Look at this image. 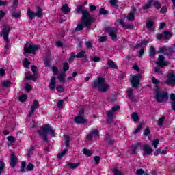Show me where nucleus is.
<instances>
[{
    "instance_id": "obj_36",
    "label": "nucleus",
    "mask_w": 175,
    "mask_h": 175,
    "mask_svg": "<svg viewBox=\"0 0 175 175\" xmlns=\"http://www.w3.org/2000/svg\"><path fill=\"white\" fill-rule=\"evenodd\" d=\"M80 164L79 163H69L68 165L70 169H76Z\"/></svg>"
},
{
    "instance_id": "obj_27",
    "label": "nucleus",
    "mask_w": 175,
    "mask_h": 175,
    "mask_svg": "<svg viewBox=\"0 0 175 175\" xmlns=\"http://www.w3.org/2000/svg\"><path fill=\"white\" fill-rule=\"evenodd\" d=\"M66 75L64 72L61 74L60 75L57 76V79L59 80L60 83H64L65 82V77Z\"/></svg>"
},
{
    "instance_id": "obj_16",
    "label": "nucleus",
    "mask_w": 175,
    "mask_h": 175,
    "mask_svg": "<svg viewBox=\"0 0 175 175\" xmlns=\"http://www.w3.org/2000/svg\"><path fill=\"white\" fill-rule=\"evenodd\" d=\"M118 21L119 24L122 25L123 28H126V29H132L133 28V25L126 24L122 19L118 20Z\"/></svg>"
},
{
    "instance_id": "obj_32",
    "label": "nucleus",
    "mask_w": 175,
    "mask_h": 175,
    "mask_svg": "<svg viewBox=\"0 0 175 175\" xmlns=\"http://www.w3.org/2000/svg\"><path fill=\"white\" fill-rule=\"evenodd\" d=\"M152 1L153 0H150L148 3H146L143 6V9H144V10H146V9H150V8H151V5H152Z\"/></svg>"
},
{
    "instance_id": "obj_10",
    "label": "nucleus",
    "mask_w": 175,
    "mask_h": 175,
    "mask_svg": "<svg viewBox=\"0 0 175 175\" xmlns=\"http://www.w3.org/2000/svg\"><path fill=\"white\" fill-rule=\"evenodd\" d=\"M158 61L156 62V64L161 68H163V66H167L169 65V62L167 61H165V56L159 55L158 57Z\"/></svg>"
},
{
    "instance_id": "obj_2",
    "label": "nucleus",
    "mask_w": 175,
    "mask_h": 175,
    "mask_svg": "<svg viewBox=\"0 0 175 175\" xmlns=\"http://www.w3.org/2000/svg\"><path fill=\"white\" fill-rule=\"evenodd\" d=\"M38 133L42 137L44 142H46V143H49V135H51L52 137H55V131L49 125L41 126L40 130L38 131Z\"/></svg>"
},
{
    "instance_id": "obj_34",
    "label": "nucleus",
    "mask_w": 175,
    "mask_h": 175,
    "mask_svg": "<svg viewBox=\"0 0 175 175\" xmlns=\"http://www.w3.org/2000/svg\"><path fill=\"white\" fill-rule=\"evenodd\" d=\"M67 151H68V149H64L63 151L58 153L57 158H59V159H61V158H62V157H64V155H65V154H66Z\"/></svg>"
},
{
    "instance_id": "obj_3",
    "label": "nucleus",
    "mask_w": 175,
    "mask_h": 175,
    "mask_svg": "<svg viewBox=\"0 0 175 175\" xmlns=\"http://www.w3.org/2000/svg\"><path fill=\"white\" fill-rule=\"evenodd\" d=\"M93 88H98L100 92H106L109 90V84L106 83L105 78H97L92 83Z\"/></svg>"
},
{
    "instance_id": "obj_15",
    "label": "nucleus",
    "mask_w": 175,
    "mask_h": 175,
    "mask_svg": "<svg viewBox=\"0 0 175 175\" xmlns=\"http://www.w3.org/2000/svg\"><path fill=\"white\" fill-rule=\"evenodd\" d=\"M56 84H57V82L55 81V78L54 77H52L49 85V90H51V91H54V90H55Z\"/></svg>"
},
{
    "instance_id": "obj_26",
    "label": "nucleus",
    "mask_w": 175,
    "mask_h": 175,
    "mask_svg": "<svg viewBox=\"0 0 175 175\" xmlns=\"http://www.w3.org/2000/svg\"><path fill=\"white\" fill-rule=\"evenodd\" d=\"M165 116H162L161 118H159V120L157 121V125L158 126H162L163 125V122H165Z\"/></svg>"
},
{
    "instance_id": "obj_23",
    "label": "nucleus",
    "mask_w": 175,
    "mask_h": 175,
    "mask_svg": "<svg viewBox=\"0 0 175 175\" xmlns=\"http://www.w3.org/2000/svg\"><path fill=\"white\" fill-rule=\"evenodd\" d=\"M61 10L62 13H64V14H68V13L70 12V8H69V5H68V4L62 5Z\"/></svg>"
},
{
    "instance_id": "obj_31",
    "label": "nucleus",
    "mask_w": 175,
    "mask_h": 175,
    "mask_svg": "<svg viewBox=\"0 0 175 175\" xmlns=\"http://www.w3.org/2000/svg\"><path fill=\"white\" fill-rule=\"evenodd\" d=\"M83 152L84 155H87V157H91V154L93 153L92 150H90L86 148H84L83 150Z\"/></svg>"
},
{
    "instance_id": "obj_14",
    "label": "nucleus",
    "mask_w": 175,
    "mask_h": 175,
    "mask_svg": "<svg viewBox=\"0 0 175 175\" xmlns=\"http://www.w3.org/2000/svg\"><path fill=\"white\" fill-rule=\"evenodd\" d=\"M165 83L166 84H175V75L169 74Z\"/></svg>"
},
{
    "instance_id": "obj_61",
    "label": "nucleus",
    "mask_w": 175,
    "mask_h": 175,
    "mask_svg": "<svg viewBox=\"0 0 175 175\" xmlns=\"http://www.w3.org/2000/svg\"><path fill=\"white\" fill-rule=\"evenodd\" d=\"M27 170L28 171H31L33 170V165H32V163H29L27 166Z\"/></svg>"
},
{
    "instance_id": "obj_19",
    "label": "nucleus",
    "mask_w": 175,
    "mask_h": 175,
    "mask_svg": "<svg viewBox=\"0 0 175 175\" xmlns=\"http://www.w3.org/2000/svg\"><path fill=\"white\" fill-rule=\"evenodd\" d=\"M109 35L112 40H117V29H113L109 31Z\"/></svg>"
},
{
    "instance_id": "obj_18",
    "label": "nucleus",
    "mask_w": 175,
    "mask_h": 175,
    "mask_svg": "<svg viewBox=\"0 0 175 175\" xmlns=\"http://www.w3.org/2000/svg\"><path fill=\"white\" fill-rule=\"evenodd\" d=\"M132 12L129 14L126 18L127 20H129L130 21H132L135 19V14L136 13V8L135 7L132 8Z\"/></svg>"
},
{
    "instance_id": "obj_21",
    "label": "nucleus",
    "mask_w": 175,
    "mask_h": 175,
    "mask_svg": "<svg viewBox=\"0 0 175 175\" xmlns=\"http://www.w3.org/2000/svg\"><path fill=\"white\" fill-rule=\"evenodd\" d=\"M105 114H106L107 117L108 118V119H107L108 122H110L111 121V120H113V117H114V116H116V113H114V112L113 111H107L105 112Z\"/></svg>"
},
{
    "instance_id": "obj_44",
    "label": "nucleus",
    "mask_w": 175,
    "mask_h": 175,
    "mask_svg": "<svg viewBox=\"0 0 175 175\" xmlns=\"http://www.w3.org/2000/svg\"><path fill=\"white\" fill-rule=\"evenodd\" d=\"M109 3L111 6L116 8L117 6V3H118V0H110Z\"/></svg>"
},
{
    "instance_id": "obj_57",
    "label": "nucleus",
    "mask_w": 175,
    "mask_h": 175,
    "mask_svg": "<svg viewBox=\"0 0 175 175\" xmlns=\"http://www.w3.org/2000/svg\"><path fill=\"white\" fill-rule=\"evenodd\" d=\"M31 90H32V86H31V85L27 83L25 85V91L27 92H29V91H31Z\"/></svg>"
},
{
    "instance_id": "obj_4",
    "label": "nucleus",
    "mask_w": 175,
    "mask_h": 175,
    "mask_svg": "<svg viewBox=\"0 0 175 175\" xmlns=\"http://www.w3.org/2000/svg\"><path fill=\"white\" fill-rule=\"evenodd\" d=\"M155 99L159 103H162L163 102H167V99H169V96H167V92L157 87Z\"/></svg>"
},
{
    "instance_id": "obj_51",
    "label": "nucleus",
    "mask_w": 175,
    "mask_h": 175,
    "mask_svg": "<svg viewBox=\"0 0 175 175\" xmlns=\"http://www.w3.org/2000/svg\"><path fill=\"white\" fill-rule=\"evenodd\" d=\"M152 83H153L154 85H157L158 84H159V80L157 79V78H155L154 77H152Z\"/></svg>"
},
{
    "instance_id": "obj_33",
    "label": "nucleus",
    "mask_w": 175,
    "mask_h": 175,
    "mask_svg": "<svg viewBox=\"0 0 175 175\" xmlns=\"http://www.w3.org/2000/svg\"><path fill=\"white\" fill-rule=\"evenodd\" d=\"M155 54H157V52L155 51V48L153 46H150L149 55L150 57H154Z\"/></svg>"
},
{
    "instance_id": "obj_37",
    "label": "nucleus",
    "mask_w": 175,
    "mask_h": 175,
    "mask_svg": "<svg viewBox=\"0 0 175 175\" xmlns=\"http://www.w3.org/2000/svg\"><path fill=\"white\" fill-rule=\"evenodd\" d=\"M84 10H83V5H79L78 7H77L75 12L76 13L79 14V13H83Z\"/></svg>"
},
{
    "instance_id": "obj_53",
    "label": "nucleus",
    "mask_w": 175,
    "mask_h": 175,
    "mask_svg": "<svg viewBox=\"0 0 175 175\" xmlns=\"http://www.w3.org/2000/svg\"><path fill=\"white\" fill-rule=\"evenodd\" d=\"M20 102H25L27 100V94H23L19 97Z\"/></svg>"
},
{
    "instance_id": "obj_7",
    "label": "nucleus",
    "mask_w": 175,
    "mask_h": 175,
    "mask_svg": "<svg viewBox=\"0 0 175 175\" xmlns=\"http://www.w3.org/2000/svg\"><path fill=\"white\" fill-rule=\"evenodd\" d=\"M36 9L37 12L36 13H33L29 8L27 10V14L29 20H33V17H38V18H40V17L43 16V14H42V9L40 8V7H37Z\"/></svg>"
},
{
    "instance_id": "obj_5",
    "label": "nucleus",
    "mask_w": 175,
    "mask_h": 175,
    "mask_svg": "<svg viewBox=\"0 0 175 175\" xmlns=\"http://www.w3.org/2000/svg\"><path fill=\"white\" fill-rule=\"evenodd\" d=\"M40 49L39 45L29 44L27 42L24 46V54H36V51Z\"/></svg>"
},
{
    "instance_id": "obj_13",
    "label": "nucleus",
    "mask_w": 175,
    "mask_h": 175,
    "mask_svg": "<svg viewBox=\"0 0 175 175\" xmlns=\"http://www.w3.org/2000/svg\"><path fill=\"white\" fill-rule=\"evenodd\" d=\"M74 121L77 124H85L87 122V120L84 118V116H77Z\"/></svg>"
},
{
    "instance_id": "obj_39",
    "label": "nucleus",
    "mask_w": 175,
    "mask_h": 175,
    "mask_svg": "<svg viewBox=\"0 0 175 175\" xmlns=\"http://www.w3.org/2000/svg\"><path fill=\"white\" fill-rule=\"evenodd\" d=\"M113 172L114 175H124L122 172L117 168H114L113 170Z\"/></svg>"
},
{
    "instance_id": "obj_45",
    "label": "nucleus",
    "mask_w": 175,
    "mask_h": 175,
    "mask_svg": "<svg viewBox=\"0 0 175 175\" xmlns=\"http://www.w3.org/2000/svg\"><path fill=\"white\" fill-rule=\"evenodd\" d=\"M90 61H93V62H100V57L94 56L90 59Z\"/></svg>"
},
{
    "instance_id": "obj_11",
    "label": "nucleus",
    "mask_w": 175,
    "mask_h": 175,
    "mask_svg": "<svg viewBox=\"0 0 175 175\" xmlns=\"http://www.w3.org/2000/svg\"><path fill=\"white\" fill-rule=\"evenodd\" d=\"M143 151H144L143 156L144 157V155H150L151 154H152L154 150L151 148L150 145L145 144L144 145V147H143Z\"/></svg>"
},
{
    "instance_id": "obj_20",
    "label": "nucleus",
    "mask_w": 175,
    "mask_h": 175,
    "mask_svg": "<svg viewBox=\"0 0 175 175\" xmlns=\"http://www.w3.org/2000/svg\"><path fill=\"white\" fill-rule=\"evenodd\" d=\"M126 96H128L129 99H131V100H135V96L133 95V89L130 88L126 90Z\"/></svg>"
},
{
    "instance_id": "obj_22",
    "label": "nucleus",
    "mask_w": 175,
    "mask_h": 175,
    "mask_svg": "<svg viewBox=\"0 0 175 175\" xmlns=\"http://www.w3.org/2000/svg\"><path fill=\"white\" fill-rule=\"evenodd\" d=\"M140 147H142V145L139 143H137V144L133 145L132 148H131L132 154H136V151H137V150H139V148H140Z\"/></svg>"
},
{
    "instance_id": "obj_58",
    "label": "nucleus",
    "mask_w": 175,
    "mask_h": 175,
    "mask_svg": "<svg viewBox=\"0 0 175 175\" xmlns=\"http://www.w3.org/2000/svg\"><path fill=\"white\" fill-rule=\"evenodd\" d=\"M137 175H143L144 174V170L143 169H139L136 171Z\"/></svg>"
},
{
    "instance_id": "obj_24",
    "label": "nucleus",
    "mask_w": 175,
    "mask_h": 175,
    "mask_svg": "<svg viewBox=\"0 0 175 175\" xmlns=\"http://www.w3.org/2000/svg\"><path fill=\"white\" fill-rule=\"evenodd\" d=\"M33 150H35V146H32L29 149H27L26 157L29 158V157H32L33 155Z\"/></svg>"
},
{
    "instance_id": "obj_28",
    "label": "nucleus",
    "mask_w": 175,
    "mask_h": 175,
    "mask_svg": "<svg viewBox=\"0 0 175 175\" xmlns=\"http://www.w3.org/2000/svg\"><path fill=\"white\" fill-rule=\"evenodd\" d=\"M108 65L111 69H117V66L116 65L114 62L111 60L108 61Z\"/></svg>"
},
{
    "instance_id": "obj_62",
    "label": "nucleus",
    "mask_w": 175,
    "mask_h": 175,
    "mask_svg": "<svg viewBox=\"0 0 175 175\" xmlns=\"http://www.w3.org/2000/svg\"><path fill=\"white\" fill-rule=\"evenodd\" d=\"M85 47L87 49H91V47H92V42H91L90 41H88L85 42Z\"/></svg>"
},
{
    "instance_id": "obj_29",
    "label": "nucleus",
    "mask_w": 175,
    "mask_h": 175,
    "mask_svg": "<svg viewBox=\"0 0 175 175\" xmlns=\"http://www.w3.org/2000/svg\"><path fill=\"white\" fill-rule=\"evenodd\" d=\"M65 137V146L66 147H69L70 144V139L69 138V136L68 135H64Z\"/></svg>"
},
{
    "instance_id": "obj_56",
    "label": "nucleus",
    "mask_w": 175,
    "mask_h": 175,
    "mask_svg": "<svg viewBox=\"0 0 175 175\" xmlns=\"http://www.w3.org/2000/svg\"><path fill=\"white\" fill-rule=\"evenodd\" d=\"M56 90L58 92H64V87L61 85H59L56 87Z\"/></svg>"
},
{
    "instance_id": "obj_42",
    "label": "nucleus",
    "mask_w": 175,
    "mask_h": 175,
    "mask_svg": "<svg viewBox=\"0 0 175 175\" xmlns=\"http://www.w3.org/2000/svg\"><path fill=\"white\" fill-rule=\"evenodd\" d=\"M75 58H76V55H75V53L72 52L70 53V57L68 59V62H73V61L75 60Z\"/></svg>"
},
{
    "instance_id": "obj_43",
    "label": "nucleus",
    "mask_w": 175,
    "mask_h": 175,
    "mask_svg": "<svg viewBox=\"0 0 175 175\" xmlns=\"http://www.w3.org/2000/svg\"><path fill=\"white\" fill-rule=\"evenodd\" d=\"M2 85L5 88H8L10 87V82L8 81H4L2 82Z\"/></svg>"
},
{
    "instance_id": "obj_52",
    "label": "nucleus",
    "mask_w": 175,
    "mask_h": 175,
    "mask_svg": "<svg viewBox=\"0 0 175 175\" xmlns=\"http://www.w3.org/2000/svg\"><path fill=\"white\" fill-rule=\"evenodd\" d=\"M31 64V63H29V62L28 61L27 59H25L23 60V66H24L25 68H28V66H29V64Z\"/></svg>"
},
{
    "instance_id": "obj_25",
    "label": "nucleus",
    "mask_w": 175,
    "mask_h": 175,
    "mask_svg": "<svg viewBox=\"0 0 175 175\" xmlns=\"http://www.w3.org/2000/svg\"><path fill=\"white\" fill-rule=\"evenodd\" d=\"M38 107H39V102L36 100H33V104L31 107L32 111H35V110H36V109H38Z\"/></svg>"
},
{
    "instance_id": "obj_64",
    "label": "nucleus",
    "mask_w": 175,
    "mask_h": 175,
    "mask_svg": "<svg viewBox=\"0 0 175 175\" xmlns=\"http://www.w3.org/2000/svg\"><path fill=\"white\" fill-rule=\"evenodd\" d=\"M52 71L53 72V75H58V68L57 67L53 66Z\"/></svg>"
},
{
    "instance_id": "obj_17",
    "label": "nucleus",
    "mask_w": 175,
    "mask_h": 175,
    "mask_svg": "<svg viewBox=\"0 0 175 175\" xmlns=\"http://www.w3.org/2000/svg\"><path fill=\"white\" fill-rule=\"evenodd\" d=\"M10 161V166H12V167H14V166H16L17 163V157H16V154H14V153L11 154Z\"/></svg>"
},
{
    "instance_id": "obj_54",
    "label": "nucleus",
    "mask_w": 175,
    "mask_h": 175,
    "mask_svg": "<svg viewBox=\"0 0 175 175\" xmlns=\"http://www.w3.org/2000/svg\"><path fill=\"white\" fill-rule=\"evenodd\" d=\"M154 5L156 9H161V3L158 1H154Z\"/></svg>"
},
{
    "instance_id": "obj_46",
    "label": "nucleus",
    "mask_w": 175,
    "mask_h": 175,
    "mask_svg": "<svg viewBox=\"0 0 175 175\" xmlns=\"http://www.w3.org/2000/svg\"><path fill=\"white\" fill-rule=\"evenodd\" d=\"M63 70L64 72H66L67 70H69V64L68 62H65L63 64Z\"/></svg>"
},
{
    "instance_id": "obj_59",
    "label": "nucleus",
    "mask_w": 175,
    "mask_h": 175,
    "mask_svg": "<svg viewBox=\"0 0 175 175\" xmlns=\"http://www.w3.org/2000/svg\"><path fill=\"white\" fill-rule=\"evenodd\" d=\"M8 142H10L11 144H12V143H14V142H16V139H14V137H13V136H9V137H8Z\"/></svg>"
},
{
    "instance_id": "obj_55",
    "label": "nucleus",
    "mask_w": 175,
    "mask_h": 175,
    "mask_svg": "<svg viewBox=\"0 0 175 175\" xmlns=\"http://www.w3.org/2000/svg\"><path fill=\"white\" fill-rule=\"evenodd\" d=\"M158 144H159V140L155 139L152 142L154 148H157V147H158Z\"/></svg>"
},
{
    "instance_id": "obj_40",
    "label": "nucleus",
    "mask_w": 175,
    "mask_h": 175,
    "mask_svg": "<svg viewBox=\"0 0 175 175\" xmlns=\"http://www.w3.org/2000/svg\"><path fill=\"white\" fill-rule=\"evenodd\" d=\"M131 117L133 121H135V122H137V121H139V115H137V113H133Z\"/></svg>"
},
{
    "instance_id": "obj_48",
    "label": "nucleus",
    "mask_w": 175,
    "mask_h": 175,
    "mask_svg": "<svg viewBox=\"0 0 175 175\" xmlns=\"http://www.w3.org/2000/svg\"><path fill=\"white\" fill-rule=\"evenodd\" d=\"M90 133L93 136H98V135H99V131H98V129H94L90 131Z\"/></svg>"
},
{
    "instance_id": "obj_8",
    "label": "nucleus",
    "mask_w": 175,
    "mask_h": 175,
    "mask_svg": "<svg viewBox=\"0 0 175 175\" xmlns=\"http://www.w3.org/2000/svg\"><path fill=\"white\" fill-rule=\"evenodd\" d=\"M31 71L33 72V75L29 74H26L25 80H32L33 81H36V76H38V67L36 66H31Z\"/></svg>"
},
{
    "instance_id": "obj_60",
    "label": "nucleus",
    "mask_w": 175,
    "mask_h": 175,
    "mask_svg": "<svg viewBox=\"0 0 175 175\" xmlns=\"http://www.w3.org/2000/svg\"><path fill=\"white\" fill-rule=\"evenodd\" d=\"M64 105V100H59V102L57 103V107L59 109H62V106Z\"/></svg>"
},
{
    "instance_id": "obj_50",
    "label": "nucleus",
    "mask_w": 175,
    "mask_h": 175,
    "mask_svg": "<svg viewBox=\"0 0 175 175\" xmlns=\"http://www.w3.org/2000/svg\"><path fill=\"white\" fill-rule=\"evenodd\" d=\"M166 51H167V48H166V46H163L159 49L157 53H166Z\"/></svg>"
},
{
    "instance_id": "obj_47",
    "label": "nucleus",
    "mask_w": 175,
    "mask_h": 175,
    "mask_svg": "<svg viewBox=\"0 0 175 175\" xmlns=\"http://www.w3.org/2000/svg\"><path fill=\"white\" fill-rule=\"evenodd\" d=\"M108 13L109 12L107 10H105V8H101L99 11V14H103L104 16H106Z\"/></svg>"
},
{
    "instance_id": "obj_9",
    "label": "nucleus",
    "mask_w": 175,
    "mask_h": 175,
    "mask_svg": "<svg viewBox=\"0 0 175 175\" xmlns=\"http://www.w3.org/2000/svg\"><path fill=\"white\" fill-rule=\"evenodd\" d=\"M140 79H142V75H133L131 78V84L134 88H139V83H140Z\"/></svg>"
},
{
    "instance_id": "obj_6",
    "label": "nucleus",
    "mask_w": 175,
    "mask_h": 175,
    "mask_svg": "<svg viewBox=\"0 0 175 175\" xmlns=\"http://www.w3.org/2000/svg\"><path fill=\"white\" fill-rule=\"evenodd\" d=\"M10 25H4L0 35L3 36L5 43H9V32H10Z\"/></svg>"
},
{
    "instance_id": "obj_38",
    "label": "nucleus",
    "mask_w": 175,
    "mask_h": 175,
    "mask_svg": "<svg viewBox=\"0 0 175 175\" xmlns=\"http://www.w3.org/2000/svg\"><path fill=\"white\" fill-rule=\"evenodd\" d=\"M21 16V12H14L12 14V17H13V18H20Z\"/></svg>"
},
{
    "instance_id": "obj_41",
    "label": "nucleus",
    "mask_w": 175,
    "mask_h": 175,
    "mask_svg": "<svg viewBox=\"0 0 175 175\" xmlns=\"http://www.w3.org/2000/svg\"><path fill=\"white\" fill-rule=\"evenodd\" d=\"M164 38L165 39H170L172 38V33L170 31H164Z\"/></svg>"
},
{
    "instance_id": "obj_30",
    "label": "nucleus",
    "mask_w": 175,
    "mask_h": 175,
    "mask_svg": "<svg viewBox=\"0 0 175 175\" xmlns=\"http://www.w3.org/2000/svg\"><path fill=\"white\" fill-rule=\"evenodd\" d=\"M25 166H27V164L25 163V162L22 161L21 168L19 170V172L21 173H24L25 172Z\"/></svg>"
},
{
    "instance_id": "obj_1",
    "label": "nucleus",
    "mask_w": 175,
    "mask_h": 175,
    "mask_svg": "<svg viewBox=\"0 0 175 175\" xmlns=\"http://www.w3.org/2000/svg\"><path fill=\"white\" fill-rule=\"evenodd\" d=\"M91 24H92V16L90 15V12L88 10H84L82 12L81 24L77 26L75 31H81L83 27L89 28L91 27Z\"/></svg>"
},
{
    "instance_id": "obj_35",
    "label": "nucleus",
    "mask_w": 175,
    "mask_h": 175,
    "mask_svg": "<svg viewBox=\"0 0 175 175\" xmlns=\"http://www.w3.org/2000/svg\"><path fill=\"white\" fill-rule=\"evenodd\" d=\"M75 58H83L84 55H85V51H82L81 52H79L77 55H75Z\"/></svg>"
},
{
    "instance_id": "obj_49",
    "label": "nucleus",
    "mask_w": 175,
    "mask_h": 175,
    "mask_svg": "<svg viewBox=\"0 0 175 175\" xmlns=\"http://www.w3.org/2000/svg\"><path fill=\"white\" fill-rule=\"evenodd\" d=\"M140 131H142V124L137 126L135 131H133L134 135H136V133H138V132H140Z\"/></svg>"
},
{
    "instance_id": "obj_63",
    "label": "nucleus",
    "mask_w": 175,
    "mask_h": 175,
    "mask_svg": "<svg viewBox=\"0 0 175 175\" xmlns=\"http://www.w3.org/2000/svg\"><path fill=\"white\" fill-rule=\"evenodd\" d=\"M17 6H18V0H14L13 2V9H16Z\"/></svg>"
},
{
    "instance_id": "obj_12",
    "label": "nucleus",
    "mask_w": 175,
    "mask_h": 175,
    "mask_svg": "<svg viewBox=\"0 0 175 175\" xmlns=\"http://www.w3.org/2000/svg\"><path fill=\"white\" fill-rule=\"evenodd\" d=\"M146 27L148 28V31H154L155 26H154V22L152 21V18H148L147 20Z\"/></svg>"
}]
</instances>
